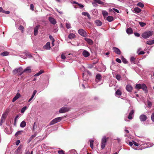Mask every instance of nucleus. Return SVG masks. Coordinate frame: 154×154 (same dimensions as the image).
I'll list each match as a JSON object with an SVG mask.
<instances>
[{
	"label": "nucleus",
	"instance_id": "64",
	"mask_svg": "<svg viewBox=\"0 0 154 154\" xmlns=\"http://www.w3.org/2000/svg\"><path fill=\"white\" fill-rule=\"evenodd\" d=\"M144 54V52L143 51H140L139 53H138V54H139V55L143 54Z\"/></svg>",
	"mask_w": 154,
	"mask_h": 154
},
{
	"label": "nucleus",
	"instance_id": "15",
	"mask_svg": "<svg viewBox=\"0 0 154 154\" xmlns=\"http://www.w3.org/2000/svg\"><path fill=\"white\" fill-rule=\"evenodd\" d=\"M85 39L88 44L92 45L93 44V41L91 39L86 38Z\"/></svg>",
	"mask_w": 154,
	"mask_h": 154
},
{
	"label": "nucleus",
	"instance_id": "16",
	"mask_svg": "<svg viewBox=\"0 0 154 154\" xmlns=\"http://www.w3.org/2000/svg\"><path fill=\"white\" fill-rule=\"evenodd\" d=\"M83 55L85 57H87L90 55L89 53L86 50H84L82 53Z\"/></svg>",
	"mask_w": 154,
	"mask_h": 154
},
{
	"label": "nucleus",
	"instance_id": "3",
	"mask_svg": "<svg viewBox=\"0 0 154 154\" xmlns=\"http://www.w3.org/2000/svg\"><path fill=\"white\" fill-rule=\"evenodd\" d=\"M107 141V139L106 136H103L101 140V148L104 149L106 145Z\"/></svg>",
	"mask_w": 154,
	"mask_h": 154
},
{
	"label": "nucleus",
	"instance_id": "2",
	"mask_svg": "<svg viewBox=\"0 0 154 154\" xmlns=\"http://www.w3.org/2000/svg\"><path fill=\"white\" fill-rule=\"evenodd\" d=\"M63 118V117H59L56 118L52 121H51L49 125H52L54 124L60 122Z\"/></svg>",
	"mask_w": 154,
	"mask_h": 154
},
{
	"label": "nucleus",
	"instance_id": "32",
	"mask_svg": "<svg viewBox=\"0 0 154 154\" xmlns=\"http://www.w3.org/2000/svg\"><path fill=\"white\" fill-rule=\"evenodd\" d=\"M115 77L118 81H120L121 79V76L118 74L116 75Z\"/></svg>",
	"mask_w": 154,
	"mask_h": 154
},
{
	"label": "nucleus",
	"instance_id": "59",
	"mask_svg": "<svg viewBox=\"0 0 154 154\" xmlns=\"http://www.w3.org/2000/svg\"><path fill=\"white\" fill-rule=\"evenodd\" d=\"M20 131H17V132L15 134V136H16V137H17V136L19 134H20Z\"/></svg>",
	"mask_w": 154,
	"mask_h": 154
},
{
	"label": "nucleus",
	"instance_id": "36",
	"mask_svg": "<svg viewBox=\"0 0 154 154\" xmlns=\"http://www.w3.org/2000/svg\"><path fill=\"white\" fill-rule=\"evenodd\" d=\"M44 72L42 70H40L38 73H37L36 74H35L34 76H37L41 75V74L42 73Z\"/></svg>",
	"mask_w": 154,
	"mask_h": 154
},
{
	"label": "nucleus",
	"instance_id": "60",
	"mask_svg": "<svg viewBox=\"0 0 154 154\" xmlns=\"http://www.w3.org/2000/svg\"><path fill=\"white\" fill-rule=\"evenodd\" d=\"M134 34L135 36L137 37H139L140 35V34L137 32H134Z\"/></svg>",
	"mask_w": 154,
	"mask_h": 154
},
{
	"label": "nucleus",
	"instance_id": "4",
	"mask_svg": "<svg viewBox=\"0 0 154 154\" xmlns=\"http://www.w3.org/2000/svg\"><path fill=\"white\" fill-rule=\"evenodd\" d=\"M153 34V31H147L145 32V38H149L152 36Z\"/></svg>",
	"mask_w": 154,
	"mask_h": 154
},
{
	"label": "nucleus",
	"instance_id": "11",
	"mask_svg": "<svg viewBox=\"0 0 154 154\" xmlns=\"http://www.w3.org/2000/svg\"><path fill=\"white\" fill-rule=\"evenodd\" d=\"M20 96L21 95L19 93H17V94L13 98V99L12 100V102H14L16 100H17L19 97H20Z\"/></svg>",
	"mask_w": 154,
	"mask_h": 154
},
{
	"label": "nucleus",
	"instance_id": "62",
	"mask_svg": "<svg viewBox=\"0 0 154 154\" xmlns=\"http://www.w3.org/2000/svg\"><path fill=\"white\" fill-rule=\"evenodd\" d=\"M33 151H32L30 152L29 151H27L25 154H32Z\"/></svg>",
	"mask_w": 154,
	"mask_h": 154
},
{
	"label": "nucleus",
	"instance_id": "45",
	"mask_svg": "<svg viewBox=\"0 0 154 154\" xmlns=\"http://www.w3.org/2000/svg\"><path fill=\"white\" fill-rule=\"evenodd\" d=\"M66 27L67 29L71 28V27L70 26V25L69 23H66Z\"/></svg>",
	"mask_w": 154,
	"mask_h": 154
},
{
	"label": "nucleus",
	"instance_id": "63",
	"mask_svg": "<svg viewBox=\"0 0 154 154\" xmlns=\"http://www.w3.org/2000/svg\"><path fill=\"white\" fill-rule=\"evenodd\" d=\"M20 143V140H17L16 142V145H18Z\"/></svg>",
	"mask_w": 154,
	"mask_h": 154
},
{
	"label": "nucleus",
	"instance_id": "40",
	"mask_svg": "<svg viewBox=\"0 0 154 154\" xmlns=\"http://www.w3.org/2000/svg\"><path fill=\"white\" fill-rule=\"evenodd\" d=\"M93 143L94 141L93 140H90V144L91 147L93 149L94 148L93 146Z\"/></svg>",
	"mask_w": 154,
	"mask_h": 154
},
{
	"label": "nucleus",
	"instance_id": "56",
	"mask_svg": "<svg viewBox=\"0 0 154 154\" xmlns=\"http://www.w3.org/2000/svg\"><path fill=\"white\" fill-rule=\"evenodd\" d=\"M49 37L50 39L52 41H54V39L53 37H52V36L51 35H50L49 36Z\"/></svg>",
	"mask_w": 154,
	"mask_h": 154
},
{
	"label": "nucleus",
	"instance_id": "7",
	"mask_svg": "<svg viewBox=\"0 0 154 154\" xmlns=\"http://www.w3.org/2000/svg\"><path fill=\"white\" fill-rule=\"evenodd\" d=\"M135 88L137 89L142 88L143 90H144V84H143L142 85L140 84H137L135 86Z\"/></svg>",
	"mask_w": 154,
	"mask_h": 154
},
{
	"label": "nucleus",
	"instance_id": "6",
	"mask_svg": "<svg viewBox=\"0 0 154 154\" xmlns=\"http://www.w3.org/2000/svg\"><path fill=\"white\" fill-rule=\"evenodd\" d=\"M79 33L83 36H85L86 35V33L85 31L82 29H80L78 31Z\"/></svg>",
	"mask_w": 154,
	"mask_h": 154
},
{
	"label": "nucleus",
	"instance_id": "8",
	"mask_svg": "<svg viewBox=\"0 0 154 154\" xmlns=\"http://www.w3.org/2000/svg\"><path fill=\"white\" fill-rule=\"evenodd\" d=\"M112 49L113 51L116 54L119 55L121 54V52L120 50L117 48L113 47L112 48Z\"/></svg>",
	"mask_w": 154,
	"mask_h": 154
},
{
	"label": "nucleus",
	"instance_id": "20",
	"mask_svg": "<svg viewBox=\"0 0 154 154\" xmlns=\"http://www.w3.org/2000/svg\"><path fill=\"white\" fill-rule=\"evenodd\" d=\"M67 154H77L76 150L75 149H72L69 151Z\"/></svg>",
	"mask_w": 154,
	"mask_h": 154
},
{
	"label": "nucleus",
	"instance_id": "35",
	"mask_svg": "<svg viewBox=\"0 0 154 154\" xmlns=\"http://www.w3.org/2000/svg\"><path fill=\"white\" fill-rule=\"evenodd\" d=\"M27 71L28 72H31V69L29 67H27L23 71V72H24Z\"/></svg>",
	"mask_w": 154,
	"mask_h": 154
},
{
	"label": "nucleus",
	"instance_id": "9",
	"mask_svg": "<svg viewBox=\"0 0 154 154\" xmlns=\"http://www.w3.org/2000/svg\"><path fill=\"white\" fill-rule=\"evenodd\" d=\"M94 2H92V4L94 6H95L96 3L100 5H102L103 4V2L100 0H94Z\"/></svg>",
	"mask_w": 154,
	"mask_h": 154
},
{
	"label": "nucleus",
	"instance_id": "26",
	"mask_svg": "<svg viewBox=\"0 0 154 154\" xmlns=\"http://www.w3.org/2000/svg\"><path fill=\"white\" fill-rule=\"evenodd\" d=\"M106 20L109 22H111L114 20V18L111 16H109L107 17Z\"/></svg>",
	"mask_w": 154,
	"mask_h": 154
},
{
	"label": "nucleus",
	"instance_id": "5",
	"mask_svg": "<svg viewBox=\"0 0 154 154\" xmlns=\"http://www.w3.org/2000/svg\"><path fill=\"white\" fill-rule=\"evenodd\" d=\"M69 110V108L66 107H63L60 109L59 112L60 113H63L68 112Z\"/></svg>",
	"mask_w": 154,
	"mask_h": 154
},
{
	"label": "nucleus",
	"instance_id": "55",
	"mask_svg": "<svg viewBox=\"0 0 154 154\" xmlns=\"http://www.w3.org/2000/svg\"><path fill=\"white\" fill-rule=\"evenodd\" d=\"M116 62H118L119 63H121V60L119 58H116Z\"/></svg>",
	"mask_w": 154,
	"mask_h": 154
},
{
	"label": "nucleus",
	"instance_id": "18",
	"mask_svg": "<svg viewBox=\"0 0 154 154\" xmlns=\"http://www.w3.org/2000/svg\"><path fill=\"white\" fill-rule=\"evenodd\" d=\"M44 48L47 50L51 48L50 42H48L44 46Z\"/></svg>",
	"mask_w": 154,
	"mask_h": 154
},
{
	"label": "nucleus",
	"instance_id": "1",
	"mask_svg": "<svg viewBox=\"0 0 154 154\" xmlns=\"http://www.w3.org/2000/svg\"><path fill=\"white\" fill-rule=\"evenodd\" d=\"M23 69L22 67H20L18 68L14 69L13 71V73L14 74L18 73V75H21L23 73Z\"/></svg>",
	"mask_w": 154,
	"mask_h": 154
},
{
	"label": "nucleus",
	"instance_id": "38",
	"mask_svg": "<svg viewBox=\"0 0 154 154\" xmlns=\"http://www.w3.org/2000/svg\"><path fill=\"white\" fill-rule=\"evenodd\" d=\"M9 53L7 51H5L1 54V55L3 56H5L8 55Z\"/></svg>",
	"mask_w": 154,
	"mask_h": 154
},
{
	"label": "nucleus",
	"instance_id": "22",
	"mask_svg": "<svg viewBox=\"0 0 154 154\" xmlns=\"http://www.w3.org/2000/svg\"><path fill=\"white\" fill-rule=\"evenodd\" d=\"M37 132H35L29 138V142H30L33 139V138L36 136Z\"/></svg>",
	"mask_w": 154,
	"mask_h": 154
},
{
	"label": "nucleus",
	"instance_id": "19",
	"mask_svg": "<svg viewBox=\"0 0 154 154\" xmlns=\"http://www.w3.org/2000/svg\"><path fill=\"white\" fill-rule=\"evenodd\" d=\"M7 114L6 113H4L2 115L1 118V122H4L7 116Z\"/></svg>",
	"mask_w": 154,
	"mask_h": 154
},
{
	"label": "nucleus",
	"instance_id": "42",
	"mask_svg": "<svg viewBox=\"0 0 154 154\" xmlns=\"http://www.w3.org/2000/svg\"><path fill=\"white\" fill-rule=\"evenodd\" d=\"M146 145H147V146H145V148L146 147H149L153 146V144H152L150 143H146Z\"/></svg>",
	"mask_w": 154,
	"mask_h": 154
},
{
	"label": "nucleus",
	"instance_id": "54",
	"mask_svg": "<svg viewBox=\"0 0 154 154\" xmlns=\"http://www.w3.org/2000/svg\"><path fill=\"white\" fill-rule=\"evenodd\" d=\"M113 11L114 12H117V13H119V10H118L117 9H116L115 8H113Z\"/></svg>",
	"mask_w": 154,
	"mask_h": 154
},
{
	"label": "nucleus",
	"instance_id": "17",
	"mask_svg": "<svg viewBox=\"0 0 154 154\" xmlns=\"http://www.w3.org/2000/svg\"><path fill=\"white\" fill-rule=\"evenodd\" d=\"M102 78L101 75L100 74H97L96 76V80L97 82L100 81Z\"/></svg>",
	"mask_w": 154,
	"mask_h": 154
},
{
	"label": "nucleus",
	"instance_id": "28",
	"mask_svg": "<svg viewBox=\"0 0 154 154\" xmlns=\"http://www.w3.org/2000/svg\"><path fill=\"white\" fill-rule=\"evenodd\" d=\"M16 152L17 154H21L22 152L21 148L19 146Z\"/></svg>",
	"mask_w": 154,
	"mask_h": 154
},
{
	"label": "nucleus",
	"instance_id": "37",
	"mask_svg": "<svg viewBox=\"0 0 154 154\" xmlns=\"http://www.w3.org/2000/svg\"><path fill=\"white\" fill-rule=\"evenodd\" d=\"M146 43L147 44L149 45H152L154 44V40H151V41H148L146 42Z\"/></svg>",
	"mask_w": 154,
	"mask_h": 154
},
{
	"label": "nucleus",
	"instance_id": "44",
	"mask_svg": "<svg viewBox=\"0 0 154 154\" xmlns=\"http://www.w3.org/2000/svg\"><path fill=\"white\" fill-rule=\"evenodd\" d=\"M137 5L142 8L144 7V5L141 2H139L137 4Z\"/></svg>",
	"mask_w": 154,
	"mask_h": 154
},
{
	"label": "nucleus",
	"instance_id": "47",
	"mask_svg": "<svg viewBox=\"0 0 154 154\" xmlns=\"http://www.w3.org/2000/svg\"><path fill=\"white\" fill-rule=\"evenodd\" d=\"M23 29H24V27L23 26H20L19 27V29L20 30H22V32H23Z\"/></svg>",
	"mask_w": 154,
	"mask_h": 154
},
{
	"label": "nucleus",
	"instance_id": "31",
	"mask_svg": "<svg viewBox=\"0 0 154 154\" xmlns=\"http://www.w3.org/2000/svg\"><path fill=\"white\" fill-rule=\"evenodd\" d=\"M26 122L24 121H22L20 123V126L21 128H24L26 125Z\"/></svg>",
	"mask_w": 154,
	"mask_h": 154
},
{
	"label": "nucleus",
	"instance_id": "52",
	"mask_svg": "<svg viewBox=\"0 0 154 154\" xmlns=\"http://www.w3.org/2000/svg\"><path fill=\"white\" fill-rule=\"evenodd\" d=\"M66 58L64 54H63L61 55V58L63 60H64Z\"/></svg>",
	"mask_w": 154,
	"mask_h": 154
},
{
	"label": "nucleus",
	"instance_id": "34",
	"mask_svg": "<svg viewBox=\"0 0 154 154\" xmlns=\"http://www.w3.org/2000/svg\"><path fill=\"white\" fill-rule=\"evenodd\" d=\"M115 94L116 95L120 96L122 94V92L120 90H118L116 92Z\"/></svg>",
	"mask_w": 154,
	"mask_h": 154
},
{
	"label": "nucleus",
	"instance_id": "30",
	"mask_svg": "<svg viewBox=\"0 0 154 154\" xmlns=\"http://www.w3.org/2000/svg\"><path fill=\"white\" fill-rule=\"evenodd\" d=\"M121 59L122 62L126 64L128 63V61H127V60L122 56H121Z\"/></svg>",
	"mask_w": 154,
	"mask_h": 154
},
{
	"label": "nucleus",
	"instance_id": "25",
	"mask_svg": "<svg viewBox=\"0 0 154 154\" xmlns=\"http://www.w3.org/2000/svg\"><path fill=\"white\" fill-rule=\"evenodd\" d=\"M95 22L96 25L97 26H100L102 25V22L99 20H96Z\"/></svg>",
	"mask_w": 154,
	"mask_h": 154
},
{
	"label": "nucleus",
	"instance_id": "43",
	"mask_svg": "<svg viewBox=\"0 0 154 154\" xmlns=\"http://www.w3.org/2000/svg\"><path fill=\"white\" fill-rule=\"evenodd\" d=\"M37 126L36 125V122H35L34 123L33 126V128L32 129V131H35V129H36V128H37Z\"/></svg>",
	"mask_w": 154,
	"mask_h": 154
},
{
	"label": "nucleus",
	"instance_id": "50",
	"mask_svg": "<svg viewBox=\"0 0 154 154\" xmlns=\"http://www.w3.org/2000/svg\"><path fill=\"white\" fill-rule=\"evenodd\" d=\"M147 105L149 107H150L151 106H152V104L151 102H150L149 101H148L147 103Z\"/></svg>",
	"mask_w": 154,
	"mask_h": 154
},
{
	"label": "nucleus",
	"instance_id": "49",
	"mask_svg": "<svg viewBox=\"0 0 154 154\" xmlns=\"http://www.w3.org/2000/svg\"><path fill=\"white\" fill-rule=\"evenodd\" d=\"M36 92H37V91L36 90H34L33 91V94H32L31 97L33 98V97H34L35 94L36 93Z\"/></svg>",
	"mask_w": 154,
	"mask_h": 154
},
{
	"label": "nucleus",
	"instance_id": "53",
	"mask_svg": "<svg viewBox=\"0 0 154 154\" xmlns=\"http://www.w3.org/2000/svg\"><path fill=\"white\" fill-rule=\"evenodd\" d=\"M2 13L7 14H9L10 13V11H5L3 10V11H2Z\"/></svg>",
	"mask_w": 154,
	"mask_h": 154
},
{
	"label": "nucleus",
	"instance_id": "24",
	"mask_svg": "<svg viewBox=\"0 0 154 154\" xmlns=\"http://www.w3.org/2000/svg\"><path fill=\"white\" fill-rule=\"evenodd\" d=\"M75 37V34L73 33H70L68 35V38L70 39H72Z\"/></svg>",
	"mask_w": 154,
	"mask_h": 154
},
{
	"label": "nucleus",
	"instance_id": "33",
	"mask_svg": "<svg viewBox=\"0 0 154 154\" xmlns=\"http://www.w3.org/2000/svg\"><path fill=\"white\" fill-rule=\"evenodd\" d=\"M102 13L104 17H106L108 15V13L105 11H103Z\"/></svg>",
	"mask_w": 154,
	"mask_h": 154
},
{
	"label": "nucleus",
	"instance_id": "29",
	"mask_svg": "<svg viewBox=\"0 0 154 154\" xmlns=\"http://www.w3.org/2000/svg\"><path fill=\"white\" fill-rule=\"evenodd\" d=\"M140 121L141 122H144V115L142 114L139 117Z\"/></svg>",
	"mask_w": 154,
	"mask_h": 154
},
{
	"label": "nucleus",
	"instance_id": "58",
	"mask_svg": "<svg viewBox=\"0 0 154 154\" xmlns=\"http://www.w3.org/2000/svg\"><path fill=\"white\" fill-rule=\"evenodd\" d=\"M116 140H117L118 142L119 143H120L121 141V139L119 138H117Z\"/></svg>",
	"mask_w": 154,
	"mask_h": 154
},
{
	"label": "nucleus",
	"instance_id": "14",
	"mask_svg": "<svg viewBox=\"0 0 154 154\" xmlns=\"http://www.w3.org/2000/svg\"><path fill=\"white\" fill-rule=\"evenodd\" d=\"M49 20L51 23L53 24L54 25L56 23L55 20L53 17H49Z\"/></svg>",
	"mask_w": 154,
	"mask_h": 154
},
{
	"label": "nucleus",
	"instance_id": "23",
	"mask_svg": "<svg viewBox=\"0 0 154 154\" xmlns=\"http://www.w3.org/2000/svg\"><path fill=\"white\" fill-rule=\"evenodd\" d=\"M141 10L138 7H135L133 10V12L135 13H139Z\"/></svg>",
	"mask_w": 154,
	"mask_h": 154
},
{
	"label": "nucleus",
	"instance_id": "39",
	"mask_svg": "<svg viewBox=\"0 0 154 154\" xmlns=\"http://www.w3.org/2000/svg\"><path fill=\"white\" fill-rule=\"evenodd\" d=\"M27 109V107L26 106H24L21 109V112L22 113H23Z\"/></svg>",
	"mask_w": 154,
	"mask_h": 154
},
{
	"label": "nucleus",
	"instance_id": "48",
	"mask_svg": "<svg viewBox=\"0 0 154 154\" xmlns=\"http://www.w3.org/2000/svg\"><path fill=\"white\" fill-rule=\"evenodd\" d=\"M58 152L59 154H65L64 151L63 150L58 151Z\"/></svg>",
	"mask_w": 154,
	"mask_h": 154
},
{
	"label": "nucleus",
	"instance_id": "41",
	"mask_svg": "<svg viewBox=\"0 0 154 154\" xmlns=\"http://www.w3.org/2000/svg\"><path fill=\"white\" fill-rule=\"evenodd\" d=\"M135 58L133 57H131L130 58V61L132 64H133L134 63V60Z\"/></svg>",
	"mask_w": 154,
	"mask_h": 154
},
{
	"label": "nucleus",
	"instance_id": "46",
	"mask_svg": "<svg viewBox=\"0 0 154 154\" xmlns=\"http://www.w3.org/2000/svg\"><path fill=\"white\" fill-rule=\"evenodd\" d=\"M151 119L152 121L154 122V112L152 113L151 116Z\"/></svg>",
	"mask_w": 154,
	"mask_h": 154
},
{
	"label": "nucleus",
	"instance_id": "61",
	"mask_svg": "<svg viewBox=\"0 0 154 154\" xmlns=\"http://www.w3.org/2000/svg\"><path fill=\"white\" fill-rule=\"evenodd\" d=\"M30 9L32 10H34V9H33L34 6H33V5L32 4H30Z\"/></svg>",
	"mask_w": 154,
	"mask_h": 154
},
{
	"label": "nucleus",
	"instance_id": "12",
	"mask_svg": "<svg viewBox=\"0 0 154 154\" xmlns=\"http://www.w3.org/2000/svg\"><path fill=\"white\" fill-rule=\"evenodd\" d=\"M39 27L40 26L39 25H38L36 26L34 28V35L36 36L38 34V30Z\"/></svg>",
	"mask_w": 154,
	"mask_h": 154
},
{
	"label": "nucleus",
	"instance_id": "13",
	"mask_svg": "<svg viewBox=\"0 0 154 154\" xmlns=\"http://www.w3.org/2000/svg\"><path fill=\"white\" fill-rule=\"evenodd\" d=\"M134 110H132L129 113V115L128 116V118L129 119H132V116H134Z\"/></svg>",
	"mask_w": 154,
	"mask_h": 154
},
{
	"label": "nucleus",
	"instance_id": "10",
	"mask_svg": "<svg viewBox=\"0 0 154 154\" xmlns=\"http://www.w3.org/2000/svg\"><path fill=\"white\" fill-rule=\"evenodd\" d=\"M133 88L131 85H128L126 86V89L127 91L131 92L133 89Z\"/></svg>",
	"mask_w": 154,
	"mask_h": 154
},
{
	"label": "nucleus",
	"instance_id": "27",
	"mask_svg": "<svg viewBox=\"0 0 154 154\" xmlns=\"http://www.w3.org/2000/svg\"><path fill=\"white\" fill-rule=\"evenodd\" d=\"M82 14L84 16H86L89 19L91 18V17L89 14L87 12H83Z\"/></svg>",
	"mask_w": 154,
	"mask_h": 154
},
{
	"label": "nucleus",
	"instance_id": "21",
	"mask_svg": "<svg viewBox=\"0 0 154 154\" xmlns=\"http://www.w3.org/2000/svg\"><path fill=\"white\" fill-rule=\"evenodd\" d=\"M126 32L128 34H131L133 33V30L132 28H129L127 29Z\"/></svg>",
	"mask_w": 154,
	"mask_h": 154
},
{
	"label": "nucleus",
	"instance_id": "57",
	"mask_svg": "<svg viewBox=\"0 0 154 154\" xmlns=\"http://www.w3.org/2000/svg\"><path fill=\"white\" fill-rule=\"evenodd\" d=\"M139 23L141 26L143 27L144 26V23L143 22H139Z\"/></svg>",
	"mask_w": 154,
	"mask_h": 154
},
{
	"label": "nucleus",
	"instance_id": "51",
	"mask_svg": "<svg viewBox=\"0 0 154 154\" xmlns=\"http://www.w3.org/2000/svg\"><path fill=\"white\" fill-rule=\"evenodd\" d=\"M133 144L134 146H139V144L138 143L136 142L133 141Z\"/></svg>",
	"mask_w": 154,
	"mask_h": 154
}]
</instances>
